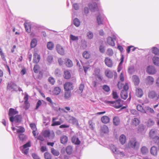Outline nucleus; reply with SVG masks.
Instances as JSON below:
<instances>
[{
    "label": "nucleus",
    "mask_w": 159,
    "mask_h": 159,
    "mask_svg": "<svg viewBox=\"0 0 159 159\" xmlns=\"http://www.w3.org/2000/svg\"><path fill=\"white\" fill-rule=\"evenodd\" d=\"M148 97L150 99L158 100L159 98V95L155 91H150L148 94Z\"/></svg>",
    "instance_id": "obj_1"
},
{
    "label": "nucleus",
    "mask_w": 159,
    "mask_h": 159,
    "mask_svg": "<svg viewBox=\"0 0 159 159\" xmlns=\"http://www.w3.org/2000/svg\"><path fill=\"white\" fill-rule=\"evenodd\" d=\"M18 113V112L16 109L10 108L9 109L8 115L10 116V120L12 122H14V116Z\"/></svg>",
    "instance_id": "obj_2"
},
{
    "label": "nucleus",
    "mask_w": 159,
    "mask_h": 159,
    "mask_svg": "<svg viewBox=\"0 0 159 159\" xmlns=\"http://www.w3.org/2000/svg\"><path fill=\"white\" fill-rule=\"evenodd\" d=\"M139 145L135 138L131 139L128 144V148H135L137 144Z\"/></svg>",
    "instance_id": "obj_3"
},
{
    "label": "nucleus",
    "mask_w": 159,
    "mask_h": 159,
    "mask_svg": "<svg viewBox=\"0 0 159 159\" xmlns=\"http://www.w3.org/2000/svg\"><path fill=\"white\" fill-rule=\"evenodd\" d=\"M120 99H119L115 101H108V103L112 104V106L118 109L122 106V105L120 103Z\"/></svg>",
    "instance_id": "obj_4"
},
{
    "label": "nucleus",
    "mask_w": 159,
    "mask_h": 159,
    "mask_svg": "<svg viewBox=\"0 0 159 159\" xmlns=\"http://www.w3.org/2000/svg\"><path fill=\"white\" fill-rule=\"evenodd\" d=\"M74 86L72 83L70 82L66 83L64 85L65 91H70L73 89Z\"/></svg>",
    "instance_id": "obj_5"
},
{
    "label": "nucleus",
    "mask_w": 159,
    "mask_h": 159,
    "mask_svg": "<svg viewBox=\"0 0 159 159\" xmlns=\"http://www.w3.org/2000/svg\"><path fill=\"white\" fill-rule=\"evenodd\" d=\"M25 100L24 102V108L25 110L28 109L30 106V104L28 102V95L27 94H25L24 98Z\"/></svg>",
    "instance_id": "obj_6"
},
{
    "label": "nucleus",
    "mask_w": 159,
    "mask_h": 159,
    "mask_svg": "<svg viewBox=\"0 0 159 159\" xmlns=\"http://www.w3.org/2000/svg\"><path fill=\"white\" fill-rule=\"evenodd\" d=\"M118 88L119 89H121L122 88L125 91H127L129 89V85L127 83H126L123 86V84L120 82H118L117 85Z\"/></svg>",
    "instance_id": "obj_7"
},
{
    "label": "nucleus",
    "mask_w": 159,
    "mask_h": 159,
    "mask_svg": "<svg viewBox=\"0 0 159 159\" xmlns=\"http://www.w3.org/2000/svg\"><path fill=\"white\" fill-rule=\"evenodd\" d=\"M158 152H159V147L157 148L155 146H152L150 149V152L151 154L153 156H156L158 154Z\"/></svg>",
    "instance_id": "obj_8"
},
{
    "label": "nucleus",
    "mask_w": 159,
    "mask_h": 159,
    "mask_svg": "<svg viewBox=\"0 0 159 159\" xmlns=\"http://www.w3.org/2000/svg\"><path fill=\"white\" fill-rule=\"evenodd\" d=\"M104 62L105 65L111 68L113 66L112 61L109 57H105L104 60Z\"/></svg>",
    "instance_id": "obj_9"
},
{
    "label": "nucleus",
    "mask_w": 159,
    "mask_h": 159,
    "mask_svg": "<svg viewBox=\"0 0 159 159\" xmlns=\"http://www.w3.org/2000/svg\"><path fill=\"white\" fill-rule=\"evenodd\" d=\"M56 49L58 53L61 55H64L65 54L64 49L59 44H57L56 46Z\"/></svg>",
    "instance_id": "obj_10"
},
{
    "label": "nucleus",
    "mask_w": 159,
    "mask_h": 159,
    "mask_svg": "<svg viewBox=\"0 0 159 159\" xmlns=\"http://www.w3.org/2000/svg\"><path fill=\"white\" fill-rule=\"evenodd\" d=\"M116 40V37L115 36H114L113 38L111 37H109L107 38V42L110 45L114 46L115 45L114 40Z\"/></svg>",
    "instance_id": "obj_11"
},
{
    "label": "nucleus",
    "mask_w": 159,
    "mask_h": 159,
    "mask_svg": "<svg viewBox=\"0 0 159 159\" xmlns=\"http://www.w3.org/2000/svg\"><path fill=\"white\" fill-rule=\"evenodd\" d=\"M147 72L150 74L153 75L156 73V70L155 68L152 66H149L147 68Z\"/></svg>",
    "instance_id": "obj_12"
},
{
    "label": "nucleus",
    "mask_w": 159,
    "mask_h": 159,
    "mask_svg": "<svg viewBox=\"0 0 159 159\" xmlns=\"http://www.w3.org/2000/svg\"><path fill=\"white\" fill-rule=\"evenodd\" d=\"M89 7L90 10L92 11H95L96 10H98V9L97 4L95 3H93V4L89 3Z\"/></svg>",
    "instance_id": "obj_13"
},
{
    "label": "nucleus",
    "mask_w": 159,
    "mask_h": 159,
    "mask_svg": "<svg viewBox=\"0 0 159 159\" xmlns=\"http://www.w3.org/2000/svg\"><path fill=\"white\" fill-rule=\"evenodd\" d=\"M26 31L29 33L31 30V25L30 22H25L24 24Z\"/></svg>",
    "instance_id": "obj_14"
},
{
    "label": "nucleus",
    "mask_w": 159,
    "mask_h": 159,
    "mask_svg": "<svg viewBox=\"0 0 159 159\" xmlns=\"http://www.w3.org/2000/svg\"><path fill=\"white\" fill-rule=\"evenodd\" d=\"M71 140V142L75 145H79L80 143V141L75 135L72 137Z\"/></svg>",
    "instance_id": "obj_15"
},
{
    "label": "nucleus",
    "mask_w": 159,
    "mask_h": 159,
    "mask_svg": "<svg viewBox=\"0 0 159 159\" xmlns=\"http://www.w3.org/2000/svg\"><path fill=\"white\" fill-rule=\"evenodd\" d=\"M100 132L101 134H107L109 132V129L108 127L104 125L101 126Z\"/></svg>",
    "instance_id": "obj_16"
},
{
    "label": "nucleus",
    "mask_w": 159,
    "mask_h": 159,
    "mask_svg": "<svg viewBox=\"0 0 159 159\" xmlns=\"http://www.w3.org/2000/svg\"><path fill=\"white\" fill-rule=\"evenodd\" d=\"M40 56L37 53H35L34 54V59H33V62L37 63H38L40 60Z\"/></svg>",
    "instance_id": "obj_17"
},
{
    "label": "nucleus",
    "mask_w": 159,
    "mask_h": 159,
    "mask_svg": "<svg viewBox=\"0 0 159 159\" xmlns=\"http://www.w3.org/2000/svg\"><path fill=\"white\" fill-rule=\"evenodd\" d=\"M135 94L138 97L140 98L143 95V92L141 89L139 88H137L136 89Z\"/></svg>",
    "instance_id": "obj_18"
},
{
    "label": "nucleus",
    "mask_w": 159,
    "mask_h": 159,
    "mask_svg": "<svg viewBox=\"0 0 159 159\" xmlns=\"http://www.w3.org/2000/svg\"><path fill=\"white\" fill-rule=\"evenodd\" d=\"M110 120L109 117L107 116H103L101 118V121L104 124L108 123Z\"/></svg>",
    "instance_id": "obj_19"
},
{
    "label": "nucleus",
    "mask_w": 159,
    "mask_h": 159,
    "mask_svg": "<svg viewBox=\"0 0 159 159\" xmlns=\"http://www.w3.org/2000/svg\"><path fill=\"white\" fill-rule=\"evenodd\" d=\"M120 122V120L119 117L117 116L114 117L113 119V123L115 126L118 125Z\"/></svg>",
    "instance_id": "obj_20"
},
{
    "label": "nucleus",
    "mask_w": 159,
    "mask_h": 159,
    "mask_svg": "<svg viewBox=\"0 0 159 159\" xmlns=\"http://www.w3.org/2000/svg\"><path fill=\"white\" fill-rule=\"evenodd\" d=\"M140 123L139 120L137 118H134L131 120V124L133 126H136Z\"/></svg>",
    "instance_id": "obj_21"
},
{
    "label": "nucleus",
    "mask_w": 159,
    "mask_h": 159,
    "mask_svg": "<svg viewBox=\"0 0 159 159\" xmlns=\"http://www.w3.org/2000/svg\"><path fill=\"white\" fill-rule=\"evenodd\" d=\"M132 80L135 85H138L140 82L138 76L134 75L132 77Z\"/></svg>",
    "instance_id": "obj_22"
},
{
    "label": "nucleus",
    "mask_w": 159,
    "mask_h": 159,
    "mask_svg": "<svg viewBox=\"0 0 159 159\" xmlns=\"http://www.w3.org/2000/svg\"><path fill=\"white\" fill-rule=\"evenodd\" d=\"M120 96L121 98L124 100L126 99L128 96L127 92L124 90H122L120 93Z\"/></svg>",
    "instance_id": "obj_23"
},
{
    "label": "nucleus",
    "mask_w": 159,
    "mask_h": 159,
    "mask_svg": "<svg viewBox=\"0 0 159 159\" xmlns=\"http://www.w3.org/2000/svg\"><path fill=\"white\" fill-rule=\"evenodd\" d=\"M142 155H145L148 152V148L145 146H143L140 149Z\"/></svg>",
    "instance_id": "obj_24"
},
{
    "label": "nucleus",
    "mask_w": 159,
    "mask_h": 159,
    "mask_svg": "<svg viewBox=\"0 0 159 159\" xmlns=\"http://www.w3.org/2000/svg\"><path fill=\"white\" fill-rule=\"evenodd\" d=\"M64 94V98L65 99H69L71 96V93L70 91H65Z\"/></svg>",
    "instance_id": "obj_25"
},
{
    "label": "nucleus",
    "mask_w": 159,
    "mask_h": 159,
    "mask_svg": "<svg viewBox=\"0 0 159 159\" xmlns=\"http://www.w3.org/2000/svg\"><path fill=\"white\" fill-rule=\"evenodd\" d=\"M57 119V118L53 117L52 118V124H51V126H52L60 125L61 124V123L59 121H55V120Z\"/></svg>",
    "instance_id": "obj_26"
},
{
    "label": "nucleus",
    "mask_w": 159,
    "mask_h": 159,
    "mask_svg": "<svg viewBox=\"0 0 159 159\" xmlns=\"http://www.w3.org/2000/svg\"><path fill=\"white\" fill-rule=\"evenodd\" d=\"M60 140L61 143L63 144H66L68 142V137L66 135H62L61 137Z\"/></svg>",
    "instance_id": "obj_27"
},
{
    "label": "nucleus",
    "mask_w": 159,
    "mask_h": 159,
    "mask_svg": "<svg viewBox=\"0 0 159 159\" xmlns=\"http://www.w3.org/2000/svg\"><path fill=\"white\" fill-rule=\"evenodd\" d=\"M63 76L65 79H69L71 77V74L68 70H66L64 71Z\"/></svg>",
    "instance_id": "obj_28"
},
{
    "label": "nucleus",
    "mask_w": 159,
    "mask_h": 159,
    "mask_svg": "<svg viewBox=\"0 0 159 159\" xmlns=\"http://www.w3.org/2000/svg\"><path fill=\"white\" fill-rule=\"evenodd\" d=\"M61 88L58 87H56L54 88L53 91V93L54 94L57 95H59L61 93Z\"/></svg>",
    "instance_id": "obj_29"
},
{
    "label": "nucleus",
    "mask_w": 159,
    "mask_h": 159,
    "mask_svg": "<svg viewBox=\"0 0 159 159\" xmlns=\"http://www.w3.org/2000/svg\"><path fill=\"white\" fill-rule=\"evenodd\" d=\"M65 64L66 66L69 67H71L73 65L72 61L69 58L66 59Z\"/></svg>",
    "instance_id": "obj_30"
},
{
    "label": "nucleus",
    "mask_w": 159,
    "mask_h": 159,
    "mask_svg": "<svg viewBox=\"0 0 159 159\" xmlns=\"http://www.w3.org/2000/svg\"><path fill=\"white\" fill-rule=\"evenodd\" d=\"M97 20L98 24L99 25L103 24V20L100 14L98 15L97 17Z\"/></svg>",
    "instance_id": "obj_31"
},
{
    "label": "nucleus",
    "mask_w": 159,
    "mask_h": 159,
    "mask_svg": "<svg viewBox=\"0 0 159 159\" xmlns=\"http://www.w3.org/2000/svg\"><path fill=\"white\" fill-rule=\"evenodd\" d=\"M106 75L108 77L111 78L113 76V73L109 70H106L105 71Z\"/></svg>",
    "instance_id": "obj_32"
},
{
    "label": "nucleus",
    "mask_w": 159,
    "mask_h": 159,
    "mask_svg": "<svg viewBox=\"0 0 159 159\" xmlns=\"http://www.w3.org/2000/svg\"><path fill=\"white\" fill-rule=\"evenodd\" d=\"M66 150L67 154H71L73 152V148L70 145L68 146L66 148Z\"/></svg>",
    "instance_id": "obj_33"
},
{
    "label": "nucleus",
    "mask_w": 159,
    "mask_h": 159,
    "mask_svg": "<svg viewBox=\"0 0 159 159\" xmlns=\"http://www.w3.org/2000/svg\"><path fill=\"white\" fill-rule=\"evenodd\" d=\"M153 64L157 66H159V57H154L152 59Z\"/></svg>",
    "instance_id": "obj_34"
},
{
    "label": "nucleus",
    "mask_w": 159,
    "mask_h": 159,
    "mask_svg": "<svg viewBox=\"0 0 159 159\" xmlns=\"http://www.w3.org/2000/svg\"><path fill=\"white\" fill-rule=\"evenodd\" d=\"M120 141L122 144H124L126 141V138L124 134H122L120 137Z\"/></svg>",
    "instance_id": "obj_35"
},
{
    "label": "nucleus",
    "mask_w": 159,
    "mask_h": 159,
    "mask_svg": "<svg viewBox=\"0 0 159 159\" xmlns=\"http://www.w3.org/2000/svg\"><path fill=\"white\" fill-rule=\"evenodd\" d=\"M156 134V131L153 129H152L149 132V137L152 139L155 136H157Z\"/></svg>",
    "instance_id": "obj_36"
},
{
    "label": "nucleus",
    "mask_w": 159,
    "mask_h": 159,
    "mask_svg": "<svg viewBox=\"0 0 159 159\" xmlns=\"http://www.w3.org/2000/svg\"><path fill=\"white\" fill-rule=\"evenodd\" d=\"M147 82L149 84H152L154 82V78L151 76H148L146 79Z\"/></svg>",
    "instance_id": "obj_37"
},
{
    "label": "nucleus",
    "mask_w": 159,
    "mask_h": 159,
    "mask_svg": "<svg viewBox=\"0 0 159 159\" xmlns=\"http://www.w3.org/2000/svg\"><path fill=\"white\" fill-rule=\"evenodd\" d=\"M84 87V84H80L79 86V89L76 91V92L79 94L81 93L83 91Z\"/></svg>",
    "instance_id": "obj_38"
},
{
    "label": "nucleus",
    "mask_w": 159,
    "mask_h": 159,
    "mask_svg": "<svg viewBox=\"0 0 159 159\" xmlns=\"http://www.w3.org/2000/svg\"><path fill=\"white\" fill-rule=\"evenodd\" d=\"M83 57L86 59H88L90 58V55L89 52L87 51L83 52Z\"/></svg>",
    "instance_id": "obj_39"
},
{
    "label": "nucleus",
    "mask_w": 159,
    "mask_h": 159,
    "mask_svg": "<svg viewBox=\"0 0 159 159\" xmlns=\"http://www.w3.org/2000/svg\"><path fill=\"white\" fill-rule=\"evenodd\" d=\"M37 44V40L35 39H33L30 43V47L31 48L36 47Z\"/></svg>",
    "instance_id": "obj_40"
},
{
    "label": "nucleus",
    "mask_w": 159,
    "mask_h": 159,
    "mask_svg": "<svg viewBox=\"0 0 159 159\" xmlns=\"http://www.w3.org/2000/svg\"><path fill=\"white\" fill-rule=\"evenodd\" d=\"M137 110L143 113H146V112L145 110L143 108L142 106L140 105H138L137 106Z\"/></svg>",
    "instance_id": "obj_41"
},
{
    "label": "nucleus",
    "mask_w": 159,
    "mask_h": 159,
    "mask_svg": "<svg viewBox=\"0 0 159 159\" xmlns=\"http://www.w3.org/2000/svg\"><path fill=\"white\" fill-rule=\"evenodd\" d=\"M50 132L48 130H45L43 133V135L45 138L48 137L50 135Z\"/></svg>",
    "instance_id": "obj_42"
},
{
    "label": "nucleus",
    "mask_w": 159,
    "mask_h": 159,
    "mask_svg": "<svg viewBox=\"0 0 159 159\" xmlns=\"http://www.w3.org/2000/svg\"><path fill=\"white\" fill-rule=\"evenodd\" d=\"M54 47V44L52 42H49L47 43V47L48 49L50 50H52Z\"/></svg>",
    "instance_id": "obj_43"
},
{
    "label": "nucleus",
    "mask_w": 159,
    "mask_h": 159,
    "mask_svg": "<svg viewBox=\"0 0 159 159\" xmlns=\"http://www.w3.org/2000/svg\"><path fill=\"white\" fill-rule=\"evenodd\" d=\"M18 129H16L17 133L20 134L24 133L25 131V129L23 127L19 126L17 127Z\"/></svg>",
    "instance_id": "obj_44"
},
{
    "label": "nucleus",
    "mask_w": 159,
    "mask_h": 159,
    "mask_svg": "<svg viewBox=\"0 0 159 159\" xmlns=\"http://www.w3.org/2000/svg\"><path fill=\"white\" fill-rule=\"evenodd\" d=\"M106 54L109 57L112 56L113 54V51L112 49H108L107 51Z\"/></svg>",
    "instance_id": "obj_45"
},
{
    "label": "nucleus",
    "mask_w": 159,
    "mask_h": 159,
    "mask_svg": "<svg viewBox=\"0 0 159 159\" xmlns=\"http://www.w3.org/2000/svg\"><path fill=\"white\" fill-rule=\"evenodd\" d=\"M154 124V122L151 119H149L147 123V125L148 126H151L153 125Z\"/></svg>",
    "instance_id": "obj_46"
},
{
    "label": "nucleus",
    "mask_w": 159,
    "mask_h": 159,
    "mask_svg": "<svg viewBox=\"0 0 159 159\" xmlns=\"http://www.w3.org/2000/svg\"><path fill=\"white\" fill-rule=\"evenodd\" d=\"M51 153L54 155L58 156L59 155V152L58 151L55 150L53 148H52L51 149Z\"/></svg>",
    "instance_id": "obj_47"
},
{
    "label": "nucleus",
    "mask_w": 159,
    "mask_h": 159,
    "mask_svg": "<svg viewBox=\"0 0 159 159\" xmlns=\"http://www.w3.org/2000/svg\"><path fill=\"white\" fill-rule=\"evenodd\" d=\"M26 136L24 134H20L19 135V140L22 141H24L26 139Z\"/></svg>",
    "instance_id": "obj_48"
},
{
    "label": "nucleus",
    "mask_w": 159,
    "mask_h": 159,
    "mask_svg": "<svg viewBox=\"0 0 159 159\" xmlns=\"http://www.w3.org/2000/svg\"><path fill=\"white\" fill-rule=\"evenodd\" d=\"M74 24L75 26L78 27L80 25V22L78 19L75 18L74 20Z\"/></svg>",
    "instance_id": "obj_49"
},
{
    "label": "nucleus",
    "mask_w": 159,
    "mask_h": 159,
    "mask_svg": "<svg viewBox=\"0 0 159 159\" xmlns=\"http://www.w3.org/2000/svg\"><path fill=\"white\" fill-rule=\"evenodd\" d=\"M44 157L45 159H52L51 155L48 152H46L44 153Z\"/></svg>",
    "instance_id": "obj_50"
},
{
    "label": "nucleus",
    "mask_w": 159,
    "mask_h": 159,
    "mask_svg": "<svg viewBox=\"0 0 159 159\" xmlns=\"http://www.w3.org/2000/svg\"><path fill=\"white\" fill-rule=\"evenodd\" d=\"M152 52L155 55L159 54V50L156 47H153L152 48Z\"/></svg>",
    "instance_id": "obj_51"
},
{
    "label": "nucleus",
    "mask_w": 159,
    "mask_h": 159,
    "mask_svg": "<svg viewBox=\"0 0 159 159\" xmlns=\"http://www.w3.org/2000/svg\"><path fill=\"white\" fill-rule=\"evenodd\" d=\"M21 116L18 115H16L14 117V121H15L16 122H19L20 121Z\"/></svg>",
    "instance_id": "obj_52"
},
{
    "label": "nucleus",
    "mask_w": 159,
    "mask_h": 159,
    "mask_svg": "<svg viewBox=\"0 0 159 159\" xmlns=\"http://www.w3.org/2000/svg\"><path fill=\"white\" fill-rule=\"evenodd\" d=\"M136 49L135 48H134L133 46H129L128 47L127 49V51L128 53H129L131 50L132 51H134Z\"/></svg>",
    "instance_id": "obj_53"
},
{
    "label": "nucleus",
    "mask_w": 159,
    "mask_h": 159,
    "mask_svg": "<svg viewBox=\"0 0 159 159\" xmlns=\"http://www.w3.org/2000/svg\"><path fill=\"white\" fill-rule=\"evenodd\" d=\"M48 81L52 85H53L55 82V79L52 77H49Z\"/></svg>",
    "instance_id": "obj_54"
},
{
    "label": "nucleus",
    "mask_w": 159,
    "mask_h": 159,
    "mask_svg": "<svg viewBox=\"0 0 159 159\" xmlns=\"http://www.w3.org/2000/svg\"><path fill=\"white\" fill-rule=\"evenodd\" d=\"M103 89L106 92H109L110 91V88L109 86L107 85H104L102 86Z\"/></svg>",
    "instance_id": "obj_55"
},
{
    "label": "nucleus",
    "mask_w": 159,
    "mask_h": 159,
    "mask_svg": "<svg viewBox=\"0 0 159 159\" xmlns=\"http://www.w3.org/2000/svg\"><path fill=\"white\" fill-rule=\"evenodd\" d=\"M144 129V126L143 125H140L138 127V131L139 132L141 133Z\"/></svg>",
    "instance_id": "obj_56"
},
{
    "label": "nucleus",
    "mask_w": 159,
    "mask_h": 159,
    "mask_svg": "<svg viewBox=\"0 0 159 159\" xmlns=\"http://www.w3.org/2000/svg\"><path fill=\"white\" fill-rule=\"evenodd\" d=\"M112 94L113 98L114 99H117L118 98V95L116 91H112Z\"/></svg>",
    "instance_id": "obj_57"
},
{
    "label": "nucleus",
    "mask_w": 159,
    "mask_h": 159,
    "mask_svg": "<svg viewBox=\"0 0 159 159\" xmlns=\"http://www.w3.org/2000/svg\"><path fill=\"white\" fill-rule=\"evenodd\" d=\"M39 68H40L38 65H35L33 69L34 72L35 73H38L39 72Z\"/></svg>",
    "instance_id": "obj_58"
},
{
    "label": "nucleus",
    "mask_w": 159,
    "mask_h": 159,
    "mask_svg": "<svg viewBox=\"0 0 159 159\" xmlns=\"http://www.w3.org/2000/svg\"><path fill=\"white\" fill-rule=\"evenodd\" d=\"M54 74L56 76H59L61 74L60 70L58 69H56L54 71Z\"/></svg>",
    "instance_id": "obj_59"
},
{
    "label": "nucleus",
    "mask_w": 159,
    "mask_h": 159,
    "mask_svg": "<svg viewBox=\"0 0 159 159\" xmlns=\"http://www.w3.org/2000/svg\"><path fill=\"white\" fill-rule=\"evenodd\" d=\"M70 39L73 41H77L78 40V37L71 34L70 36Z\"/></svg>",
    "instance_id": "obj_60"
},
{
    "label": "nucleus",
    "mask_w": 159,
    "mask_h": 159,
    "mask_svg": "<svg viewBox=\"0 0 159 159\" xmlns=\"http://www.w3.org/2000/svg\"><path fill=\"white\" fill-rule=\"evenodd\" d=\"M30 126L33 130H37L36 126L34 123H32L30 124Z\"/></svg>",
    "instance_id": "obj_61"
},
{
    "label": "nucleus",
    "mask_w": 159,
    "mask_h": 159,
    "mask_svg": "<svg viewBox=\"0 0 159 159\" xmlns=\"http://www.w3.org/2000/svg\"><path fill=\"white\" fill-rule=\"evenodd\" d=\"M120 81L121 82H123L124 81V75L123 72H121L119 77Z\"/></svg>",
    "instance_id": "obj_62"
},
{
    "label": "nucleus",
    "mask_w": 159,
    "mask_h": 159,
    "mask_svg": "<svg viewBox=\"0 0 159 159\" xmlns=\"http://www.w3.org/2000/svg\"><path fill=\"white\" fill-rule=\"evenodd\" d=\"M89 124L90 128L92 130L94 129V124L93 123L92 120H89Z\"/></svg>",
    "instance_id": "obj_63"
},
{
    "label": "nucleus",
    "mask_w": 159,
    "mask_h": 159,
    "mask_svg": "<svg viewBox=\"0 0 159 159\" xmlns=\"http://www.w3.org/2000/svg\"><path fill=\"white\" fill-rule=\"evenodd\" d=\"M70 120L71 123L73 124H75V123L78 122V121L74 117H72L71 119H70Z\"/></svg>",
    "instance_id": "obj_64"
}]
</instances>
